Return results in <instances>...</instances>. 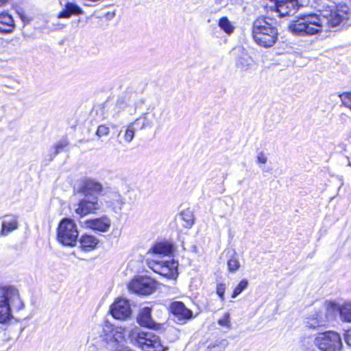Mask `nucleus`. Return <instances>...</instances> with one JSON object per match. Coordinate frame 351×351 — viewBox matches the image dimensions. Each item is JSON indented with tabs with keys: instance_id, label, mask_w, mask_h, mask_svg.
Wrapping results in <instances>:
<instances>
[{
	"instance_id": "nucleus-30",
	"label": "nucleus",
	"mask_w": 351,
	"mask_h": 351,
	"mask_svg": "<svg viewBox=\"0 0 351 351\" xmlns=\"http://www.w3.org/2000/svg\"><path fill=\"white\" fill-rule=\"evenodd\" d=\"M240 267V263L234 253L228 261V268L230 272H235Z\"/></svg>"
},
{
	"instance_id": "nucleus-38",
	"label": "nucleus",
	"mask_w": 351,
	"mask_h": 351,
	"mask_svg": "<svg viewBox=\"0 0 351 351\" xmlns=\"http://www.w3.org/2000/svg\"><path fill=\"white\" fill-rule=\"evenodd\" d=\"M267 161V157L263 152H259L256 156V162L259 165H265Z\"/></svg>"
},
{
	"instance_id": "nucleus-34",
	"label": "nucleus",
	"mask_w": 351,
	"mask_h": 351,
	"mask_svg": "<svg viewBox=\"0 0 351 351\" xmlns=\"http://www.w3.org/2000/svg\"><path fill=\"white\" fill-rule=\"evenodd\" d=\"M165 261L153 260L149 263V267L154 272L160 274Z\"/></svg>"
},
{
	"instance_id": "nucleus-2",
	"label": "nucleus",
	"mask_w": 351,
	"mask_h": 351,
	"mask_svg": "<svg viewBox=\"0 0 351 351\" xmlns=\"http://www.w3.org/2000/svg\"><path fill=\"white\" fill-rule=\"evenodd\" d=\"M74 189L76 193L84 195L75 208L76 214L82 217L89 214L97 213L101 209L102 203L99 201L98 197L95 195L103 192V186L99 182L87 179L75 186Z\"/></svg>"
},
{
	"instance_id": "nucleus-14",
	"label": "nucleus",
	"mask_w": 351,
	"mask_h": 351,
	"mask_svg": "<svg viewBox=\"0 0 351 351\" xmlns=\"http://www.w3.org/2000/svg\"><path fill=\"white\" fill-rule=\"evenodd\" d=\"M110 313L117 319L123 320L127 319L132 313L129 301L123 298L118 299L111 306Z\"/></svg>"
},
{
	"instance_id": "nucleus-25",
	"label": "nucleus",
	"mask_w": 351,
	"mask_h": 351,
	"mask_svg": "<svg viewBox=\"0 0 351 351\" xmlns=\"http://www.w3.org/2000/svg\"><path fill=\"white\" fill-rule=\"evenodd\" d=\"M253 64V59L246 52L242 51L235 60V66L241 71H248Z\"/></svg>"
},
{
	"instance_id": "nucleus-18",
	"label": "nucleus",
	"mask_w": 351,
	"mask_h": 351,
	"mask_svg": "<svg viewBox=\"0 0 351 351\" xmlns=\"http://www.w3.org/2000/svg\"><path fill=\"white\" fill-rule=\"evenodd\" d=\"M19 228V219L16 215L5 216L1 220V228L0 235L8 236Z\"/></svg>"
},
{
	"instance_id": "nucleus-31",
	"label": "nucleus",
	"mask_w": 351,
	"mask_h": 351,
	"mask_svg": "<svg viewBox=\"0 0 351 351\" xmlns=\"http://www.w3.org/2000/svg\"><path fill=\"white\" fill-rule=\"evenodd\" d=\"M136 130V128L131 123L127 126L124 130L123 135L124 141L126 143H130L133 140Z\"/></svg>"
},
{
	"instance_id": "nucleus-45",
	"label": "nucleus",
	"mask_w": 351,
	"mask_h": 351,
	"mask_svg": "<svg viewBox=\"0 0 351 351\" xmlns=\"http://www.w3.org/2000/svg\"><path fill=\"white\" fill-rule=\"evenodd\" d=\"M351 1V0H350Z\"/></svg>"
},
{
	"instance_id": "nucleus-12",
	"label": "nucleus",
	"mask_w": 351,
	"mask_h": 351,
	"mask_svg": "<svg viewBox=\"0 0 351 351\" xmlns=\"http://www.w3.org/2000/svg\"><path fill=\"white\" fill-rule=\"evenodd\" d=\"M128 288L131 291L138 294L149 295L155 290L156 283L150 278L138 277L130 282Z\"/></svg>"
},
{
	"instance_id": "nucleus-44",
	"label": "nucleus",
	"mask_w": 351,
	"mask_h": 351,
	"mask_svg": "<svg viewBox=\"0 0 351 351\" xmlns=\"http://www.w3.org/2000/svg\"><path fill=\"white\" fill-rule=\"evenodd\" d=\"M84 5H88L89 6L90 5L89 4H87V3H85Z\"/></svg>"
},
{
	"instance_id": "nucleus-20",
	"label": "nucleus",
	"mask_w": 351,
	"mask_h": 351,
	"mask_svg": "<svg viewBox=\"0 0 351 351\" xmlns=\"http://www.w3.org/2000/svg\"><path fill=\"white\" fill-rule=\"evenodd\" d=\"M84 13L82 9L73 2H67L64 9L58 14V19H69L72 15H80Z\"/></svg>"
},
{
	"instance_id": "nucleus-42",
	"label": "nucleus",
	"mask_w": 351,
	"mask_h": 351,
	"mask_svg": "<svg viewBox=\"0 0 351 351\" xmlns=\"http://www.w3.org/2000/svg\"><path fill=\"white\" fill-rule=\"evenodd\" d=\"M208 350L209 351H219V350H218V347L216 346H208Z\"/></svg>"
},
{
	"instance_id": "nucleus-3",
	"label": "nucleus",
	"mask_w": 351,
	"mask_h": 351,
	"mask_svg": "<svg viewBox=\"0 0 351 351\" xmlns=\"http://www.w3.org/2000/svg\"><path fill=\"white\" fill-rule=\"evenodd\" d=\"M278 22L271 18L261 16L253 23L252 36L256 43L263 47H271L278 40Z\"/></svg>"
},
{
	"instance_id": "nucleus-39",
	"label": "nucleus",
	"mask_w": 351,
	"mask_h": 351,
	"mask_svg": "<svg viewBox=\"0 0 351 351\" xmlns=\"http://www.w3.org/2000/svg\"><path fill=\"white\" fill-rule=\"evenodd\" d=\"M17 12L20 19L25 24H27L31 21L32 19L28 17L23 10L18 11Z\"/></svg>"
},
{
	"instance_id": "nucleus-26",
	"label": "nucleus",
	"mask_w": 351,
	"mask_h": 351,
	"mask_svg": "<svg viewBox=\"0 0 351 351\" xmlns=\"http://www.w3.org/2000/svg\"><path fill=\"white\" fill-rule=\"evenodd\" d=\"M173 245L169 242L158 243L152 247L154 254L163 256L170 255L173 252Z\"/></svg>"
},
{
	"instance_id": "nucleus-28",
	"label": "nucleus",
	"mask_w": 351,
	"mask_h": 351,
	"mask_svg": "<svg viewBox=\"0 0 351 351\" xmlns=\"http://www.w3.org/2000/svg\"><path fill=\"white\" fill-rule=\"evenodd\" d=\"M219 27L227 34H231L234 29V27L232 25L228 17L223 16L219 20Z\"/></svg>"
},
{
	"instance_id": "nucleus-16",
	"label": "nucleus",
	"mask_w": 351,
	"mask_h": 351,
	"mask_svg": "<svg viewBox=\"0 0 351 351\" xmlns=\"http://www.w3.org/2000/svg\"><path fill=\"white\" fill-rule=\"evenodd\" d=\"M327 311H338L342 322L351 323V302H344L342 305H339L335 302H328Z\"/></svg>"
},
{
	"instance_id": "nucleus-43",
	"label": "nucleus",
	"mask_w": 351,
	"mask_h": 351,
	"mask_svg": "<svg viewBox=\"0 0 351 351\" xmlns=\"http://www.w3.org/2000/svg\"><path fill=\"white\" fill-rule=\"evenodd\" d=\"M8 2V0H0V7L4 5Z\"/></svg>"
},
{
	"instance_id": "nucleus-36",
	"label": "nucleus",
	"mask_w": 351,
	"mask_h": 351,
	"mask_svg": "<svg viewBox=\"0 0 351 351\" xmlns=\"http://www.w3.org/2000/svg\"><path fill=\"white\" fill-rule=\"evenodd\" d=\"M109 128L106 127V125H101L97 128L96 134L99 137H101L108 135L109 134Z\"/></svg>"
},
{
	"instance_id": "nucleus-15",
	"label": "nucleus",
	"mask_w": 351,
	"mask_h": 351,
	"mask_svg": "<svg viewBox=\"0 0 351 351\" xmlns=\"http://www.w3.org/2000/svg\"><path fill=\"white\" fill-rule=\"evenodd\" d=\"M151 313L152 308L150 307L146 306L141 308L137 317V322L141 326L160 330L162 328V325L157 324L152 319Z\"/></svg>"
},
{
	"instance_id": "nucleus-27",
	"label": "nucleus",
	"mask_w": 351,
	"mask_h": 351,
	"mask_svg": "<svg viewBox=\"0 0 351 351\" xmlns=\"http://www.w3.org/2000/svg\"><path fill=\"white\" fill-rule=\"evenodd\" d=\"M69 143L66 140L59 141L53 147L51 148L47 158L45 159V165L51 161L57 154L63 152L67 147Z\"/></svg>"
},
{
	"instance_id": "nucleus-8",
	"label": "nucleus",
	"mask_w": 351,
	"mask_h": 351,
	"mask_svg": "<svg viewBox=\"0 0 351 351\" xmlns=\"http://www.w3.org/2000/svg\"><path fill=\"white\" fill-rule=\"evenodd\" d=\"M78 235L77 228L73 220L66 218L60 222L57 230V238L63 245L75 246Z\"/></svg>"
},
{
	"instance_id": "nucleus-17",
	"label": "nucleus",
	"mask_w": 351,
	"mask_h": 351,
	"mask_svg": "<svg viewBox=\"0 0 351 351\" xmlns=\"http://www.w3.org/2000/svg\"><path fill=\"white\" fill-rule=\"evenodd\" d=\"M110 225V219L107 217L88 219L84 221V226L86 228L103 232H107Z\"/></svg>"
},
{
	"instance_id": "nucleus-5",
	"label": "nucleus",
	"mask_w": 351,
	"mask_h": 351,
	"mask_svg": "<svg viewBox=\"0 0 351 351\" xmlns=\"http://www.w3.org/2000/svg\"><path fill=\"white\" fill-rule=\"evenodd\" d=\"M129 338L132 344L143 351H165L160 337L154 332L135 328L130 332Z\"/></svg>"
},
{
	"instance_id": "nucleus-33",
	"label": "nucleus",
	"mask_w": 351,
	"mask_h": 351,
	"mask_svg": "<svg viewBox=\"0 0 351 351\" xmlns=\"http://www.w3.org/2000/svg\"><path fill=\"white\" fill-rule=\"evenodd\" d=\"M248 284V280L246 279H243L234 289L231 297L232 298H237L239 294L242 293L243 290L247 287Z\"/></svg>"
},
{
	"instance_id": "nucleus-32",
	"label": "nucleus",
	"mask_w": 351,
	"mask_h": 351,
	"mask_svg": "<svg viewBox=\"0 0 351 351\" xmlns=\"http://www.w3.org/2000/svg\"><path fill=\"white\" fill-rule=\"evenodd\" d=\"M217 324L221 326H223L227 329H231V318L228 312L225 313L217 321Z\"/></svg>"
},
{
	"instance_id": "nucleus-1",
	"label": "nucleus",
	"mask_w": 351,
	"mask_h": 351,
	"mask_svg": "<svg viewBox=\"0 0 351 351\" xmlns=\"http://www.w3.org/2000/svg\"><path fill=\"white\" fill-rule=\"evenodd\" d=\"M350 8L341 3L337 5H327L320 10L319 14L303 13L295 16L289 25V31L296 36H306L317 35L323 28L336 27L348 19Z\"/></svg>"
},
{
	"instance_id": "nucleus-41",
	"label": "nucleus",
	"mask_w": 351,
	"mask_h": 351,
	"mask_svg": "<svg viewBox=\"0 0 351 351\" xmlns=\"http://www.w3.org/2000/svg\"><path fill=\"white\" fill-rule=\"evenodd\" d=\"M144 104V101L143 99H140L139 101L134 103V108L129 110V112L132 114L136 112V109L141 106Z\"/></svg>"
},
{
	"instance_id": "nucleus-11",
	"label": "nucleus",
	"mask_w": 351,
	"mask_h": 351,
	"mask_svg": "<svg viewBox=\"0 0 351 351\" xmlns=\"http://www.w3.org/2000/svg\"><path fill=\"white\" fill-rule=\"evenodd\" d=\"M108 208L116 213H119L125 204V198L117 191L110 188H104L103 192L100 193Z\"/></svg>"
},
{
	"instance_id": "nucleus-7",
	"label": "nucleus",
	"mask_w": 351,
	"mask_h": 351,
	"mask_svg": "<svg viewBox=\"0 0 351 351\" xmlns=\"http://www.w3.org/2000/svg\"><path fill=\"white\" fill-rule=\"evenodd\" d=\"M261 5L267 12H278L280 17L294 14L300 6L298 0H261Z\"/></svg>"
},
{
	"instance_id": "nucleus-21",
	"label": "nucleus",
	"mask_w": 351,
	"mask_h": 351,
	"mask_svg": "<svg viewBox=\"0 0 351 351\" xmlns=\"http://www.w3.org/2000/svg\"><path fill=\"white\" fill-rule=\"evenodd\" d=\"M329 319L327 315L323 311H319L307 319L306 326L315 329L319 326L325 325Z\"/></svg>"
},
{
	"instance_id": "nucleus-35",
	"label": "nucleus",
	"mask_w": 351,
	"mask_h": 351,
	"mask_svg": "<svg viewBox=\"0 0 351 351\" xmlns=\"http://www.w3.org/2000/svg\"><path fill=\"white\" fill-rule=\"evenodd\" d=\"M342 104L351 109V93H344L340 95Z\"/></svg>"
},
{
	"instance_id": "nucleus-13",
	"label": "nucleus",
	"mask_w": 351,
	"mask_h": 351,
	"mask_svg": "<svg viewBox=\"0 0 351 351\" xmlns=\"http://www.w3.org/2000/svg\"><path fill=\"white\" fill-rule=\"evenodd\" d=\"M169 311L174 316V320L179 324H184L192 318L193 312L185 306L183 302L176 301L171 303Z\"/></svg>"
},
{
	"instance_id": "nucleus-40",
	"label": "nucleus",
	"mask_w": 351,
	"mask_h": 351,
	"mask_svg": "<svg viewBox=\"0 0 351 351\" xmlns=\"http://www.w3.org/2000/svg\"><path fill=\"white\" fill-rule=\"evenodd\" d=\"M344 339L346 343L351 347V328L346 332Z\"/></svg>"
},
{
	"instance_id": "nucleus-37",
	"label": "nucleus",
	"mask_w": 351,
	"mask_h": 351,
	"mask_svg": "<svg viewBox=\"0 0 351 351\" xmlns=\"http://www.w3.org/2000/svg\"><path fill=\"white\" fill-rule=\"evenodd\" d=\"M226 291V285L220 283L217 286V294L220 298L221 301L224 300V294Z\"/></svg>"
},
{
	"instance_id": "nucleus-23",
	"label": "nucleus",
	"mask_w": 351,
	"mask_h": 351,
	"mask_svg": "<svg viewBox=\"0 0 351 351\" xmlns=\"http://www.w3.org/2000/svg\"><path fill=\"white\" fill-rule=\"evenodd\" d=\"M80 247L84 252L93 250L97 244L99 240L93 235L84 234L82 235L79 239Z\"/></svg>"
},
{
	"instance_id": "nucleus-9",
	"label": "nucleus",
	"mask_w": 351,
	"mask_h": 351,
	"mask_svg": "<svg viewBox=\"0 0 351 351\" xmlns=\"http://www.w3.org/2000/svg\"><path fill=\"white\" fill-rule=\"evenodd\" d=\"M100 337L115 351L117 346H123L121 343L124 340V329L106 322L101 328Z\"/></svg>"
},
{
	"instance_id": "nucleus-6",
	"label": "nucleus",
	"mask_w": 351,
	"mask_h": 351,
	"mask_svg": "<svg viewBox=\"0 0 351 351\" xmlns=\"http://www.w3.org/2000/svg\"><path fill=\"white\" fill-rule=\"evenodd\" d=\"M313 344L320 351H341L343 348L340 335L333 330L319 333L314 339Z\"/></svg>"
},
{
	"instance_id": "nucleus-22",
	"label": "nucleus",
	"mask_w": 351,
	"mask_h": 351,
	"mask_svg": "<svg viewBox=\"0 0 351 351\" xmlns=\"http://www.w3.org/2000/svg\"><path fill=\"white\" fill-rule=\"evenodd\" d=\"M131 123L136 130L151 128L153 125V116L148 112L143 113Z\"/></svg>"
},
{
	"instance_id": "nucleus-24",
	"label": "nucleus",
	"mask_w": 351,
	"mask_h": 351,
	"mask_svg": "<svg viewBox=\"0 0 351 351\" xmlns=\"http://www.w3.org/2000/svg\"><path fill=\"white\" fill-rule=\"evenodd\" d=\"M178 262L174 260H165L160 275L168 278H176L178 276Z\"/></svg>"
},
{
	"instance_id": "nucleus-4",
	"label": "nucleus",
	"mask_w": 351,
	"mask_h": 351,
	"mask_svg": "<svg viewBox=\"0 0 351 351\" xmlns=\"http://www.w3.org/2000/svg\"><path fill=\"white\" fill-rule=\"evenodd\" d=\"M25 307L19 290L13 286L0 287V323L10 320L14 312H18Z\"/></svg>"
},
{
	"instance_id": "nucleus-29",
	"label": "nucleus",
	"mask_w": 351,
	"mask_h": 351,
	"mask_svg": "<svg viewBox=\"0 0 351 351\" xmlns=\"http://www.w3.org/2000/svg\"><path fill=\"white\" fill-rule=\"evenodd\" d=\"M182 221L184 222L183 226L185 228H191L194 223V215L190 210H185L180 214Z\"/></svg>"
},
{
	"instance_id": "nucleus-19",
	"label": "nucleus",
	"mask_w": 351,
	"mask_h": 351,
	"mask_svg": "<svg viewBox=\"0 0 351 351\" xmlns=\"http://www.w3.org/2000/svg\"><path fill=\"white\" fill-rule=\"evenodd\" d=\"M14 29L15 23L12 15L4 12L0 13V33H12Z\"/></svg>"
},
{
	"instance_id": "nucleus-10",
	"label": "nucleus",
	"mask_w": 351,
	"mask_h": 351,
	"mask_svg": "<svg viewBox=\"0 0 351 351\" xmlns=\"http://www.w3.org/2000/svg\"><path fill=\"white\" fill-rule=\"evenodd\" d=\"M137 93L133 91L123 93L117 99L115 104L110 109V114L113 117H118L121 112L128 108H132L131 106L136 99Z\"/></svg>"
}]
</instances>
